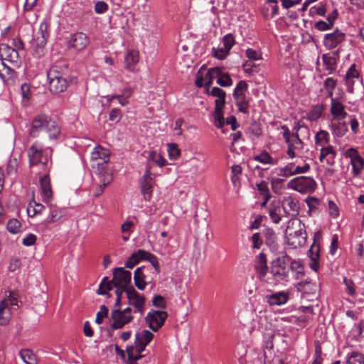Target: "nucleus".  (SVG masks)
I'll return each instance as SVG.
<instances>
[{"label": "nucleus", "instance_id": "9b49d317", "mask_svg": "<svg viewBox=\"0 0 364 364\" xmlns=\"http://www.w3.org/2000/svg\"><path fill=\"white\" fill-rule=\"evenodd\" d=\"M167 318L168 314L166 311L151 310L146 314L145 321L149 328L156 332L163 326Z\"/></svg>", "mask_w": 364, "mask_h": 364}, {"label": "nucleus", "instance_id": "ddd939ff", "mask_svg": "<svg viewBox=\"0 0 364 364\" xmlns=\"http://www.w3.org/2000/svg\"><path fill=\"white\" fill-rule=\"evenodd\" d=\"M129 304L135 308V311L143 314L146 299L144 295L138 293L133 287H129L127 292Z\"/></svg>", "mask_w": 364, "mask_h": 364}, {"label": "nucleus", "instance_id": "6e6d98bb", "mask_svg": "<svg viewBox=\"0 0 364 364\" xmlns=\"http://www.w3.org/2000/svg\"><path fill=\"white\" fill-rule=\"evenodd\" d=\"M280 208L278 205H271L269 208V215L274 223L278 224L281 220L279 215Z\"/></svg>", "mask_w": 364, "mask_h": 364}, {"label": "nucleus", "instance_id": "a878e982", "mask_svg": "<svg viewBox=\"0 0 364 364\" xmlns=\"http://www.w3.org/2000/svg\"><path fill=\"white\" fill-rule=\"evenodd\" d=\"M289 296L287 293L279 291L274 294L267 295V302L270 306H281L286 304L288 301Z\"/></svg>", "mask_w": 364, "mask_h": 364}, {"label": "nucleus", "instance_id": "c85d7f7f", "mask_svg": "<svg viewBox=\"0 0 364 364\" xmlns=\"http://www.w3.org/2000/svg\"><path fill=\"white\" fill-rule=\"evenodd\" d=\"M348 151L354 153V155L350 156V163L354 176H358L364 167V159L353 149H350Z\"/></svg>", "mask_w": 364, "mask_h": 364}, {"label": "nucleus", "instance_id": "49530a36", "mask_svg": "<svg viewBox=\"0 0 364 364\" xmlns=\"http://www.w3.org/2000/svg\"><path fill=\"white\" fill-rule=\"evenodd\" d=\"M323 111V106L321 105H315L312 107L310 112L307 114V119L310 121L317 120L322 114Z\"/></svg>", "mask_w": 364, "mask_h": 364}, {"label": "nucleus", "instance_id": "aec40b11", "mask_svg": "<svg viewBox=\"0 0 364 364\" xmlns=\"http://www.w3.org/2000/svg\"><path fill=\"white\" fill-rule=\"evenodd\" d=\"M331 114L333 116V119L336 121H341L348 115L345 110V106L338 100L333 97L331 100Z\"/></svg>", "mask_w": 364, "mask_h": 364}, {"label": "nucleus", "instance_id": "20e7f679", "mask_svg": "<svg viewBox=\"0 0 364 364\" xmlns=\"http://www.w3.org/2000/svg\"><path fill=\"white\" fill-rule=\"evenodd\" d=\"M283 130V138L287 144V154L289 158L294 159L296 156L295 151L301 150L304 147V143L300 139L299 134L291 133L287 125L281 126Z\"/></svg>", "mask_w": 364, "mask_h": 364}, {"label": "nucleus", "instance_id": "a18cd8bd", "mask_svg": "<svg viewBox=\"0 0 364 364\" xmlns=\"http://www.w3.org/2000/svg\"><path fill=\"white\" fill-rule=\"evenodd\" d=\"M346 364H364V355L358 351L352 352L347 358Z\"/></svg>", "mask_w": 364, "mask_h": 364}, {"label": "nucleus", "instance_id": "c9c22d12", "mask_svg": "<svg viewBox=\"0 0 364 364\" xmlns=\"http://www.w3.org/2000/svg\"><path fill=\"white\" fill-rule=\"evenodd\" d=\"M330 136L327 131L320 130L316 134L315 144L317 146H324L329 144Z\"/></svg>", "mask_w": 364, "mask_h": 364}, {"label": "nucleus", "instance_id": "58836bf2", "mask_svg": "<svg viewBox=\"0 0 364 364\" xmlns=\"http://www.w3.org/2000/svg\"><path fill=\"white\" fill-rule=\"evenodd\" d=\"M45 209L43 205L36 203L35 200H31L28 205L27 213L29 217H34L37 214H40Z\"/></svg>", "mask_w": 364, "mask_h": 364}, {"label": "nucleus", "instance_id": "e2e57ef3", "mask_svg": "<svg viewBox=\"0 0 364 364\" xmlns=\"http://www.w3.org/2000/svg\"><path fill=\"white\" fill-rule=\"evenodd\" d=\"M18 163L16 158L10 157L6 165V172L8 174H14L17 171Z\"/></svg>", "mask_w": 364, "mask_h": 364}, {"label": "nucleus", "instance_id": "bb28decb", "mask_svg": "<svg viewBox=\"0 0 364 364\" xmlns=\"http://www.w3.org/2000/svg\"><path fill=\"white\" fill-rule=\"evenodd\" d=\"M147 268L145 267L136 269L134 274V284L139 290H144L149 282L146 281L145 271Z\"/></svg>", "mask_w": 364, "mask_h": 364}, {"label": "nucleus", "instance_id": "37998d69", "mask_svg": "<svg viewBox=\"0 0 364 364\" xmlns=\"http://www.w3.org/2000/svg\"><path fill=\"white\" fill-rule=\"evenodd\" d=\"M0 50L6 55L9 61H11V62L16 61V60L18 58L17 51L15 49H14L13 48L9 47V46H7L6 44H2L1 46Z\"/></svg>", "mask_w": 364, "mask_h": 364}, {"label": "nucleus", "instance_id": "0eeeda50", "mask_svg": "<svg viewBox=\"0 0 364 364\" xmlns=\"http://www.w3.org/2000/svg\"><path fill=\"white\" fill-rule=\"evenodd\" d=\"M316 183L311 177L299 176L290 180L287 183V188L293 189L301 193H312L316 188Z\"/></svg>", "mask_w": 364, "mask_h": 364}, {"label": "nucleus", "instance_id": "052dcab7", "mask_svg": "<svg viewBox=\"0 0 364 364\" xmlns=\"http://www.w3.org/2000/svg\"><path fill=\"white\" fill-rule=\"evenodd\" d=\"M230 50H228L224 46L218 47V48H213V55L215 58L219 60L225 59L227 55L229 54Z\"/></svg>", "mask_w": 364, "mask_h": 364}, {"label": "nucleus", "instance_id": "774afa93", "mask_svg": "<svg viewBox=\"0 0 364 364\" xmlns=\"http://www.w3.org/2000/svg\"><path fill=\"white\" fill-rule=\"evenodd\" d=\"M223 45L225 48H226L228 50H230L232 47L235 45V41L233 35L232 33H228L225 35L223 38L222 41Z\"/></svg>", "mask_w": 364, "mask_h": 364}, {"label": "nucleus", "instance_id": "6ab92c4d", "mask_svg": "<svg viewBox=\"0 0 364 364\" xmlns=\"http://www.w3.org/2000/svg\"><path fill=\"white\" fill-rule=\"evenodd\" d=\"M68 66L65 62H58L53 64L47 73L48 78H67Z\"/></svg>", "mask_w": 364, "mask_h": 364}, {"label": "nucleus", "instance_id": "7ed1b4c3", "mask_svg": "<svg viewBox=\"0 0 364 364\" xmlns=\"http://www.w3.org/2000/svg\"><path fill=\"white\" fill-rule=\"evenodd\" d=\"M305 225L299 219L290 220L285 231L287 243L294 248L303 246L306 242Z\"/></svg>", "mask_w": 364, "mask_h": 364}, {"label": "nucleus", "instance_id": "c03bdc74", "mask_svg": "<svg viewBox=\"0 0 364 364\" xmlns=\"http://www.w3.org/2000/svg\"><path fill=\"white\" fill-rule=\"evenodd\" d=\"M294 162L288 163L285 166L279 168L278 176L284 178H289L294 176Z\"/></svg>", "mask_w": 364, "mask_h": 364}, {"label": "nucleus", "instance_id": "473e14b6", "mask_svg": "<svg viewBox=\"0 0 364 364\" xmlns=\"http://www.w3.org/2000/svg\"><path fill=\"white\" fill-rule=\"evenodd\" d=\"M0 77L7 85H12L15 82L16 75V72L10 67L7 68L3 67L0 69Z\"/></svg>", "mask_w": 364, "mask_h": 364}, {"label": "nucleus", "instance_id": "423d86ee", "mask_svg": "<svg viewBox=\"0 0 364 364\" xmlns=\"http://www.w3.org/2000/svg\"><path fill=\"white\" fill-rule=\"evenodd\" d=\"M247 89V83L245 80H240L235 87L232 93L238 110L244 114H247L249 112L250 101L246 97Z\"/></svg>", "mask_w": 364, "mask_h": 364}, {"label": "nucleus", "instance_id": "9d476101", "mask_svg": "<svg viewBox=\"0 0 364 364\" xmlns=\"http://www.w3.org/2000/svg\"><path fill=\"white\" fill-rule=\"evenodd\" d=\"M151 168L152 166L149 164L146 166L144 174L140 180L141 191L146 201H149L151 198L155 183L154 176L151 172Z\"/></svg>", "mask_w": 364, "mask_h": 364}, {"label": "nucleus", "instance_id": "3c124183", "mask_svg": "<svg viewBox=\"0 0 364 364\" xmlns=\"http://www.w3.org/2000/svg\"><path fill=\"white\" fill-rule=\"evenodd\" d=\"M214 69L215 68L209 69L204 75V87H205L206 93H209V90L210 89L213 80L217 79L215 75H213V72H212Z\"/></svg>", "mask_w": 364, "mask_h": 364}, {"label": "nucleus", "instance_id": "6e6552de", "mask_svg": "<svg viewBox=\"0 0 364 364\" xmlns=\"http://www.w3.org/2000/svg\"><path fill=\"white\" fill-rule=\"evenodd\" d=\"M48 27V23L43 21L41 23L38 31L33 33L32 46L36 48L38 55H42L43 48L47 43L49 37Z\"/></svg>", "mask_w": 364, "mask_h": 364}, {"label": "nucleus", "instance_id": "680f3d73", "mask_svg": "<svg viewBox=\"0 0 364 364\" xmlns=\"http://www.w3.org/2000/svg\"><path fill=\"white\" fill-rule=\"evenodd\" d=\"M336 86V80L332 77H328L324 81V87L328 92V96L332 97L333 90Z\"/></svg>", "mask_w": 364, "mask_h": 364}, {"label": "nucleus", "instance_id": "39448f33", "mask_svg": "<svg viewBox=\"0 0 364 364\" xmlns=\"http://www.w3.org/2000/svg\"><path fill=\"white\" fill-rule=\"evenodd\" d=\"M291 262V257L287 255L278 257L274 260L270 273L276 281H286L289 277V263Z\"/></svg>", "mask_w": 364, "mask_h": 364}, {"label": "nucleus", "instance_id": "79ce46f5", "mask_svg": "<svg viewBox=\"0 0 364 364\" xmlns=\"http://www.w3.org/2000/svg\"><path fill=\"white\" fill-rule=\"evenodd\" d=\"M316 284L311 283V280L306 279L297 284V289L299 291L304 293L309 294L316 290Z\"/></svg>", "mask_w": 364, "mask_h": 364}, {"label": "nucleus", "instance_id": "ea45409f", "mask_svg": "<svg viewBox=\"0 0 364 364\" xmlns=\"http://www.w3.org/2000/svg\"><path fill=\"white\" fill-rule=\"evenodd\" d=\"M139 252H143V250H138L131 255L125 262V267L127 268L132 269L141 260H143V254L139 253Z\"/></svg>", "mask_w": 364, "mask_h": 364}, {"label": "nucleus", "instance_id": "f8f14e48", "mask_svg": "<svg viewBox=\"0 0 364 364\" xmlns=\"http://www.w3.org/2000/svg\"><path fill=\"white\" fill-rule=\"evenodd\" d=\"M90 44V38L83 32H76L72 34L68 41V47L76 51L85 50Z\"/></svg>", "mask_w": 364, "mask_h": 364}, {"label": "nucleus", "instance_id": "4c0bfd02", "mask_svg": "<svg viewBox=\"0 0 364 364\" xmlns=\"http://www.w3.org/2000/svg\"><path fill=\"white\" fill-rule=\"evenodd\" d=\"M322 60L328 74H331L336 70L337 61L335 60V57H331L329 54H323L322 55Z\"/></svg>", "mask_w": 364, "mask_h": 364}, {"label": "nucleus", "instance_id": "a211bd4d", "mask_svg": "<svg viewBox=\"0 0 364 364\" xmlns=\"http://www.w3.org/2000/svg\"><path fill=\"white\" fill-rule=\"evenodd\" d=\"M254 267L257 274L258 279L263 280L269 270L267 259L264 253L260 252L255 257Z\"/></svg>", "mask_w": 364, "mask_h": 364}, {"label": "nucleus", "instance_id": "5fc2aeb1", "mask_svg": "<svg viewBox=\"0 0 364 364\" xmlns=\"http://www.w3.org/2000/svg\"><path fill=\"white\" fill-rule=\"evenodd\" d=\"M63 216V213L61 209L55 206H50V219L48 220L49 223H53L59 220Z\"/></svg>", "mask_w": 364, "mask_h": 364}, {"label": "nucleus", "instance_id": "2f4dec72", "mask_svg": "<svg viewBox=\"0 0 364 364\" xmlns=\"http://www.w3.org/2000/svg\"><path fill=\"white\" fill-rule=\"evenodd\" d=\"M139 52L136 50H130L125 57V68L133 72L134 66L139 62Z\"/></svg>", "mask_w": 364, "mask_h": 364}, {"label": "nucleus", "instance_id": "0e129e2a", "mask_svg": "<svg viewBox=\"0 0 364 364\" xmlns=\"http://www.w3.org/2000/svg\"><path fill=\"white\" fill-rule=\"evenodd\" d=\"M215 125L220 129L225 125V119L223 117V109H215L214 112Z\"/></svg>", "mask_w": 364, "mask_h": 364}, {"label": "nucleus", "instance_id": "412c9836", "mask_svg": "<svg viewBox=\"0 0 364 364\" xmlns=\"http://www.w3.org/2000/svg\"><path fill=\"white\" fill-rule=\"evenodd\" d=\"M99 183L98 186L94 193L95 196H100L104 188L109 184L112 181V175L107 170H102L98 173Z\"/></svg>", "mask_w": 364, "mask_h": 364}, {"label": "nucleus", "instance_id": "864d4df0", "mask_svg": "<svg viewBox=\"0 0 364 364\" xmlns=\"http://www.w3.org/2000/svg\"><path fill=\"white\" fill-rule=\"evenodd\" d=\"M242 68L244 72L247 73L248 75H252L254 73H258L260 70L259 65H256L251 60L246 61L242 65Z\"/></svg>", "mask_w": 364, "mask_h": 364}, {"label": "nucleus", "instance_id": "de8ad7c7", "mask_svg": "<svg viewBox=\"0 0 364 364\" xmlns=\"http://www.w3.org/2000/svg\"><path fill=\"white\" fill-rule=\"evenodd\" d=\"M253 159L255 161H259L263 164H274V159L269 154L268 152L265 151H262L259 154L255 156Z\"/></svg>", "mask_w": 364, "mask_h": 364}, {"label": "nucleus", "instance_id": "7c9ffc66", "mask_svg": "<svg viewBox=\"0 0 364 364\" xmlns=\"http://www.w3.org/2000/svg\"><path fill=\"white\" fill-rule=\"evenodd\" d=\"M330 127L332 134L337 137L344 136L348 132V124L345 122L337 121L331 122Z\"/></svg>", "mask_w": 364, "mask_h": 364}, {"label": "nucleus", "instance_id": "603ef678", "mask_svg": "<svg viewBox=\"0 0 364 364\" xmlns=\"http://www.w3.org/2000/svg\"><path fill=\"white\" fill-rule=\"evenodd\" d=\"M168 157L171 160L177 159L181 155V150L178 149V145L174 143L167 144Z\"/></svg>", "mask_w": 364, "mask_h": 364}, {"label": "nucleus", "instance_id": "4be33fe9", "mask_svg": "<svg viewBox=\"0 0 364 364\" xmlns=\"http://www.w3.org/2000/svg\"><path fill=\"white\" fill-rule=\"evenodd\" d=\"M49 82V90L54 94H58L64 92L68 86L67 78H48Z\"/></svg>", "mask_w": 364, "mask_h": 364}, {"label": "nucleus", "instance_id": "72a5a7b5", "mask_svg": "<svg viewBox=\"0 0 364 364\" xmlns=\"http://www.w3.org/2000/svg\"><path fill=\"white\" fill-rule=\"evenodd\" d=\"M151 162L155 163L159 167H163L167 164L166 160L156 151L149 152L146 166L149 164L151 166Z\"/></svg>", "mask_w": 364, "mask_h": 364}, {"label": "nucleus", "instance_id": "13d9d810", "mask_svg": "<svg viewBox=\"0 0 364 364\" xmlns=\"http://www.w3.org/2000/svg\"><path fill=\"white\" fill-rule=\"evenodd\" d=\"M359 76V73L358 70L355 69V65H352L350 68L348 70L346 75V84L348 85H353V81L352 80L353 78H358Z\"/></svg>", "mask_w": 364, "mask_h": 364}, {"label": "nucleus", "instance_id": "f704fd0d", "mask_svg": "<svg viewBox=\"0 0 364 364\" xmlns=\"http://www.w3.org/2000/svg\"><path fill=\"white\" fill-rule=\"evenodd\" d=\"M109 156V151L100 146L95 147L91 154L92 160H97L101 159L104 161V163H107L108 161Z\"/></svg>", "mask_w": 364, "mask_h": 364}, {"label": "nucleus", "instance_id": "f3484780", "mask_svg": "<svg viewBox=\"0 0 364 364\" xmlns=\"http://www.w3.org/2000/svg\"><path fill=\"white\" fill-rule=\"evenodd\" d=\"M282 205L284 213L287 216H296L299 214V203L296 198L291 196L284 197L282 200Z\"/></svg>", "mask_w": 364, "mask_h": 364}, {"label": "nucleus", "instance_id": "a19ab883", "mask_svg": "<svg viewBox=\"0 0 364 364\" xmlns=\"http://www.w3.org/2000/svg\"><path fill=\"white\" fill-rule=\"evenodd\" d=\"M20 356L26 364H38L36 355L29 349L21 350Z\"/></svg>", "mask_w": 364, "mask_h": 364}, {"label": "nucleus", "instance_id": "09e8293b", "mask_svg": "<svg viewBox=\"0 0 364 364\" xmlns=\"http://www.w3.org/2000/svg\"><path fill=\"white\" fill-rule=\"evenodd\" d=\"M257 188L259 191V193L263 196L264 198H265V202H268L271 198V194L267 183L264 181H262L257 183Z\"/></svg>", "mask_w": 364, "mask_h": 364}, {"label": "nucleus", "instance_id": "4d7b16f0", "mask_svg": "<svg viewBox=\"0 0 364 364\" xmlns=\"http://www.w3.org/2000/svg\"><path fill=\"white\" fill-rule=\"evenodd\" d=\"M263 239L264 237L262 233L256 232L253 234L250 237V241L252 243V248L257 250L260 249L264 242Z\"/></svg>", "mask_w": 364, "mask_h": 364}, {"label": "nucleus", "instance_id": "b1692460", "mask_svg": "<svg viewBox=\"0 0 364 364\" xmlns=\"http://www.w3.org/2000/svg\"><path fill=\"white\" fill-rule=\"evenodd\" d=\"M40 184L43 201L48 203L51 201L53 198L50 180L48 175H45L40 179Z\"/></svg>", "mask_w": 364, "mask_h": 364}, {"label": "nucleus", "instance_id": "f03ea898", "mask_svg": "<svg viewBox=\"0 0 364 364\" xmlns=\"http://www.w3.org/2000/svg\"><path fill=\"white\" fill-rule=\"evenodd\" d=\"M131 272L125 270L122 267H117L113 269V278L109 280L105 277L102 279L97 291L99 295H106L109 291H111L113 287H132Z\"/></svg>", "mask_w": 364, "mask_h": 364}, {"label": "nucleus", "instance_id": "bf43d9fd", "mask_svg": "<svg viewBox=\"0 0 364 364\" xmlns=\"http://www.w3.org/2000/svg\"><path fill=\"white\" fill-rule=\"evenodd\" d=\"M128 355V361L136 362L140 360L143 355L141 353H138L135 350V348L133 346H128L126 350Z\"/></svg>", "mask_w": 364, "mask_h": 364}, {"label": "nucleus", "instance_id": "1a4fd4ad", "mask_svg": "<svg viewBox=\"0 0 364 364\" xmlns=\"http://www.w3.org/2000/svg\"><path fill=\"white\" fill-rule=\"evenodd\" d=\"M28 157L30 166L42 164L46 166L48 163L47 155L44 154V150L37 141L33 143L28 149Z\"/></svg>", "mask_w": 364, "mask_h": 364}, {"label": "nucleus", "instance_id": "5701e85b", "mask_svg": "<svg viewBox=\"0 0 364 364\" xmlns=\"http://www.w3.org/2000/svg\"><path fill=\"white\" fill-rule=\"evenodd\" d=\"M336 156V151L331 145L328 144L321 147L319 156V160L321 162L326 160L328 165L332 166L335 163Z\"/></svg>", "mask_w": 364, "mask_h": 364}, {"label": "nucleus", "instance_id": "338daca9", "mask_svg": "<svg viewBox=\"0 0 364 364\" xmlns=\"http://www.w3.org/2000/svg\"><path fill=\"white\" fill-rule=\"evenodd\" d=\"M326 4H320L318 6H314L310 9V13L312 15H318L324 16L326 13Z\"/></svg>", "mask_w": 364, "mask_h": 364}, {"label": "nucleus", "instance_id": "cd10ccee", "mask_svg": "<svg viewBox=\"0 0 364 364\" xmlns=\"http://www.w3.org/2000/svg\"><path fill=\"white\" fill-rule=\"evenodd\" d=\"M265 244L272 250H276L278 247L277 237L271 228H266L262 232Z\"/></svg>", "mask_w": 364, "mask_h": 364}, {"label": "nucleus", "instance_id": "e433bc0d", "mask_svg": "<svg viewBox=\"0 0 364 364\" xmlns=\"http://www.w3.org/2000/svg\"><path fill=\"white\" fill-rule=\"evenodd\" d=\"M139 253L143 254V260L149 261L154 268L156 274H159L161 270L157 257L154 255L144 250L143 252H139Z\"/></svg>", "mask_w": 364, "mask_h": 364}, {"label": "nucleus", "instance_id": "69168bd1", "mask_svg": "<svg viewBox=\"0 0 364 364\" xmlns=\"http://www.w3.org/2000/svg\"><path fill=\"white\" fill-rule=\"evenodd\" d=\"M21 223L16 219H11L7 223V230L13 234L18 233L20 231Z\"/></svg>", "mask_w": 364, "mask_h": 364}, {"label": "nucleus", "instance_id": "393cba45", "mask_svg": "<svg viewBox=\"0 0 364 364\" xmlns=\"http://www.w3.org/2000/svg\"><path fill=\"white\" fill-rule=\"evenodd\" d=\"M217 77V83L221 87H230L232 85V80L228 73L223 72V68L215 67L212 71Z\"/></svg>", "mask_w": 364, "mask_h": 364}, {"label": "nucleus", "instance_id": "f257e3e1", "mask_svg": "<svg viewBox=\"0 0 364 364\" xmlns=\"http://www.w3.org/2000/svg\"><path fill=\"white\" fill-rule=\"evenodd\" d=\"M43 130L46 131L50 139H58L60 134V127L53 119L45 114H40L33 118L28 134L36 138Z\"/></svg>", "mask_w": 364, "mask_h": 364}, {"label": "nucleus", "instance_id": "8fccbe9b", "mask_svg": "<svg viewBox=\"0 0 364 364\" xmlns=\"http://www.w3.org/2000/svg\"><path fill=\"white\" fill-rule=\"evenodd\" d=\"M284 179L280 178H272L271 180V186L273 192L276 194L280 195L283 191V183Z\"/></svg>", "mask_w": 364, "mask_h": 364}, {"label": "nucleus", "instance_id": "4468645a", "mask_svg": "<svg viewBox=\"0 0 364 364\" xmlns=\"http://www.w3.org/2000/svg\"><path fill=\"white\" fill-rule=\"evenodd\" d=\"M346 38V33L336 28L333 33H326L323 38V45L328 50L337 47Z\"/></svg>", "mask_w": 364, "mask_h": 364}, {"label": "nucleus", "instance_id": "dca6fc26", "mask_svg": "<svg viewBox=\"0 0 364 364\" xmlns=\"http://www.w3.org/2000/svg\"><path fill=\"white\" fill-rule=\"evenodd\" d=\"M111 319L113 321L112 328L113 329H120L126 324L130 323L133 316L132 315L124 314L121 309H114L111 313Z\"/></svg>", "mask_w": 364, "mask_h": 364}, {"label": "nucleus", "instance_id": "c756f323", "mask_svg": "<svg viewBox=\"0 0 364 364\" xmlns=\"http://www.w3.org/2000/svg\"><path fill=\"white\" fill-rule=\"evenodd\" d=\"M11 318V311L9 301L4 299L0 302V324L5 326L9 323Z\"/></svg>", "mask_w": 364, "mask_h": 364}, {"label": "nucleus", "instance_id": "2eb2a0df", "mask_svg": "<svg viewBox=\"0 0 364 364\" xmlns=\"http://www.w3.org/2000/svg\"><path fill=\"white\" fill-rule=\"evenodd\" d=\"M154 338V334L149 330H142L137 332L135 335L134 348L138 353H141L146 346L151 342Z\"/></svg>", "mask_w": 364, "mask_h": 364}]
</instances>
